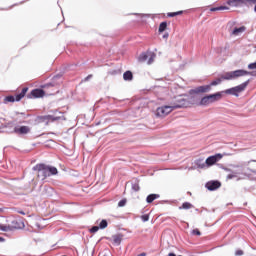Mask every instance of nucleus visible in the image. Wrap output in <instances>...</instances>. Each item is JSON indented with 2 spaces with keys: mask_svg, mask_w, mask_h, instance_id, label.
Wrapping results in <instances>:
<instances>
[{
  "mask_svg": "<svg viewBox=\"0 0 256 256\" xmlns=\"http://www.w3.org/2000/svg\"><path fill=\"white\" fill-rule=\"evenodd\" d=\"M170 105L174 110L180 109V108H188L191 105V102L189 100V97L186 95H180V96H175L171 102Z\"/></svg>",
  "mask_w": 256,
  "mask_h": 256,
  "instance_id": "f257e3e1",
  "label": "nucleus"
},
{
  "mask_svg": "<svg viewBox=\"0 0 256 256\" xmlns=\"http://www.w3.org/2000/svg\"><path fill=\"white\" fill-rule=\"evenodd\" d=\"M55 87H56V86L53 85V84H47V85L44 86V89H45L46 91H43V90H41V89H35V90H33V91L31 92V94L28 96V98H30V99H32V98H34V99H36V98H41V97L45 96L46 93H47L48 95H55V92H50V91H48V90H50V89H52V88H55Z\"/></svg>",
  "mask_w": 256,
  "mask_h": 256,
  "instance_id": "f03ea898",
  "label": "nucleus"
},
{
  "mask_svg": "<svg viewBox=\"0 0 256 256\" xmlns=\"http://www.w3.org/2000/svg\"><path fill=\"white\" fill-rule=\"evenodd\" d=\"M250 72L246 71V70H235L232 72H227L223 75H220L222 80H232V79H236L238 77H242L245 75H249Z\"/></svg>",
  "mask_w": 256,
  "mask_h": 256,
  "instance_id": "7ed1b4c3",
  "label": "nucleus"
},
{
  "mask_svg": "<svg viewBox=\"0 0 256 256\" xmlns=\"http://www.w3.org/2000/svg\"><path fill=\"white\" fill-rule=\"evenodd\" d=\"M222 93L218 92L209 96H204L200 101V106H208L209 104L215 103L222 99Z\"/></svg>",
  "mask_w": 256,
  "mask_h": 256,
  "instance_id": "20e7f679",
  "label": "nucleus"
},
{
  "mask_svg": "<svg viewBox=\"0 0 256 256\" xmlns=\"http://www.w3.org/2000/svg\"><path fill=\"white\" fill-rule=\"evenodd\" d=\"M34 170L38 171L37 177L41 181H45L48 177H50V174L48 171V165L46 164H37L34 167Z\"/></svg>",
  "mask_w": 256,
  "mask_h": 256,
  "instance_id": "39448f33",
  "label": "nucleus"
},
{
  "mask_svg": "<svg viewBox=\"0 0 256 256\" xmlns=\"http://www.w3.org/2000/svg\"><path fill=\"white\" fill-rule=\"evenodd\" d=\"M27 92H28V88L25 87V88L22 89L21 93L16 95V96H5L4 103L5 104L14 103L15 101L19 102L25 97Z\"/></svg>",
  "mask_w": 256,
  "mask_h": 256,
  "instance_id": "423d86ee",
  "label": "nucleus"
},
{
  "mask_svg": "<svg viewBox=\"0 0 256 256\" xmlns=\"http://www.w3.org/2000/svg\"><path fill=\"white\" fill-rule=\"evenodd\" d=\"M173 111H174V108L171 104L165 105L157 108L156 115L158 117L164 118L168 116L170 113H172Z\"/></svg>",
  "mask_w": 256,
  "mask_h": 256,
  "instance_id": "0eeeda50",
  "label": "nucleus"
},
{
  "mask_svg": "<svg viewBox=\"0 0 256 256\" xmlns=\"http://www.w3.org/2000/svg\"><path fill=\"white\" fill-rule=\"evenodd\" d=\"M249 3H256V0H228L227 5L233 8L247 6Z\"/></svg>",
  "mask_w": 256,
  "mask_h": 256,
  "instance_id": "6e6552de",
  "label": "nucleus"
},
{
  "mask_svg": "<svg viewBox=\"0 0 256 256\" xmlns=\"http://www.w3.org/2000/svg\"><path fill=\"white\" fill-rule=\"evenodd\" d=\"M247 82L244 83V84H240L234 88H231V89H227L225 91L226 94H232V95H235V96H238V93H241L245 90V88L247 87Z\"/></svg>",
  "mask_w": 256,
  "mask_h": 256,
  "instance_id": "1a4fd4ad",
  "label": "nucleus"
},
{
  "mask_svg": "<svg viewBox=\"0 0 256 256\" xmlns=\"http://www.w3.org/2000/svg\"><path fill=\"white\" fill-rule=\"evenodd\" d=\"M223 158V154H215L214 156H209L208 159H206L205 163L208 167L215 165L217 162H219Z\"/></svg>",
  "mask_w": 256,
  "mask_h": 256,
  "instance_id": "9d476101",
  "label": "nucleus"
},
{
  "mask_svg": "<svg viewBox=\"0 0 256 256\" xmlns=\"http://www.w3.org/2000/svg\"><path fill=\"white\" fill-rule=\"evenodd\" d=\"M10 228L12 231L14 230H22L25 228L24 221L22 219H16L12 221V224H10Z\"/></svg>",
  "mask_w": 256,
  "mask_h": 256,
  "instance_id": "9b49d317",
  "label": "nucleus"
},
{
  "mask_svg": "<svg viewBox=\"0 0 256 256\" xmlns=\"http://www.w3.org/2000/svg\"><path fill=\"white\" fill-rule=\"evenodd\" d=\"M31 131L29 126H16L14 127V133L18 135H26Z\"/></svg>",
  "mask_w": 256,
  "mask_h": 256,
  "instance_id": "f8f14e48",
  "label": "nucleus"
},
{
  "mask_svg": "<svg viewBox=\"0 0 256 256\" xmlns=\"http://www.w3.org/2000/svg\"><path fill=\"white\" fill-rule=\"evenodd\" d=\"M211 90L210 85L200 86L192 90L191 92L195 94L207 93Z\"/></svg>",
  "mask_w": 256,
  "mask_h": 256,
  "instance_id": "ddd939ff",
  "label": "nucleus"
},
{
  "mask_svg": "<svg viewBox=\"0 0 256 256\" xmlns=\"http://www.w3.org/2000/svg\"><path fill=\"white\" fill-rule=\"evenodd\" d=\"M221 187V182L219 181H211L206 184V188L210 191L217 190Z\"/></svg>",
  "mask_w": 256,
  "mask_h": 256,
  "instance_id": "4468645a",
  "label": "nucleus"
},
{
  "mask_svg": "<svg viewBox=\"0 0 256 256\" xmlns=\"http://www.w3.org/2000/svg\"><path fill=\"white\" fill-rule=\"evenodd\" d=\"M246 27L242 26L240 28H234L231 35L233 36H239L240 34L244 33L246 31Z\"/></svg>",
  "mask_w": 256,
  "mask_h": 256,
  "instance_id": "2eb2a0df",
  "label": "nucleus"
},
{
  "mask_svg": "<svg viewBox=\"0 0 256 256\" xmlns=\"http://www.w3.org/2000/svg\"><path fill=\"white\" fill-rule=\"evenodd\" d=\"M123 241V235L122 234H117L113 236V243L114 245H121Z\"/></svg>",
  "mask_w": 256,
  "mask_h": 256,
  "instance_id": "dca6fc26",
  "label": "nucleus"
},
{
  "mask_svg": "<svg viewBox=\"0 0 256 256\" xmlns=\"http://www.w3.org/2000/svg\"><path fill=\"white\" fill-rule=\"evenodd\" d=\"M49 177L55 176L58 174V169L54 166H47Z\"/></svg>",
  "mask_w": 256,
  "mask_h": 256,
  "instance_id": "f3484780",
  "label": "nucleus"
},
{
  "mask_svg": "<svg viewBox=\"0 0 256 256\" xmlns=\"http://www.w3.org/2000/svg\"><path fill=\"white\" fill-rule=\"evenodd\" d=\"M123 79L126 81H131L133 79V73L131 71L124 72Z\"/></svg>",
  "mask_w": 256,
  "mask_h": 256,
  "instance_id": "a211bd4d",
  "label": "nucleus"
},
{
  "mask_svg": "<svg viewBox=\"0 0 256 256\" xmlns=\"http://www.w3.org/2000/svg\"><path fill=\"white\" fill-rule=\"evenodd\" d=\"M159 197H160L159 194H150L147 197L146 201L147 203H152L154 200H157Z\"/></svg>",
  "mask_w": 256,
  "mask_h": 256,
  "instance_id": "6ab92c4d",
  "label": "nucleus"
},
{
  "mask_svg": "<svg viewBox=\"0 0 256 256\" xmlns=\"http://www.w3.org/2000/svg\"><path fill=\"white\" fill-rule=\"evenodd\" d=\"M225 10H229V7L228 6H219V7H212V8H210L211 12L225 11Z\"/></svg>",
  "mask_w": 256,
  "mask_h": 256,
  "instance_id": "aec40b11",
  "label": "nucleus"
},
{
  "mask_svg": "<svg viewBox=\"0 0 256 256\" xmlns=\"http://www.w3.org/2000/svg\"><path fill=\"white\" fill-rule=\"evenodd\" d=\"M167 27H168V23L167 22L160 23L159 29H158L159 33H163L164 31H166Z\"/></svg>",
  "mask_w": 256,
  "mask_h": 256,
  "instance_id": "412c9836",
  "label": "nucleus"
},
{
  "mask_svg": "<svg viewBox=\"0 0 256 256\" xmlns=\"http://www.w3.org/2000/svg\"><path fill=\"white\" fill-rule=\"evenodd\" d=\"M0 231L2 232H11V226L10 225H5V224H0Z\"/></svg>",
  "mask_w": 256,
  "mask_h": 256,
  "instance_id": "4be33fe9",
  "label": "nucleus"
},
{
  "mask_svg": "<svg viewBox=\"0 0 256 256\" xmlns=\"http://www.w3.org/2000/svg\"><path fill=\"white\" fill-rule=\"evenodd\" d=\"M191 208H193V205L191 203H189V202H186V203L182 204L181 207H179L180 210H182V209L189 210Z\"/></svg>",
  "mask_w": 256,
  "mask_h": 256,
  "instance_id": "5701e85b",
  "label": "nucleus"
},
{
  "mask_svg": "<svg viewBox=\"0 0 256 256\" xmlns=\"http://www.w3.org/2000/svg\"><path fill=\"white\" fill-rule=\"evenodd\" d=\"M222 81H223V79H222V77H220V78H218V79L212 81V82L209 84V86H210V88H211V86H217V85L221 84Z\"/></svg>",
  "mask_w": 256,
  "mask_h": 256,
  "instance_id": "b1692460",
  "label": "nucleus"
},
{
  "mask_svg": "<svg viewBox=\"0 0 256 256\" xmlns=\"http://www.w3.org/2000/svg\"><path fill=\"white\" fill-rule=\"evenodd\" d=\"M100 229H106L108 227V221L106 219H103L99 226H98Z\"/></svg>",
  "mask_w": 256,
  "mask_h": 256,
  "instance_id": "393cba45",
  "label": "nucleus"
},
{
  "mask_svg": "<svg viewBox=\"0 0 256 256\" xmlns=\"http://www.w3.org/2000/svg\"><path fill=\"white\" fill-rule=\"evenodd\" d=\"M183 11H177V12H169L167 13V17H177V15H182Z\"/></svg>",
  "mask_w": 256,
  "mask_h": 256,
  "instance_id": "a878e982",
  "label": "nucleus"
},
{
  "mask_svg": "<svg viewBox=\"0 0 256 256\" xmlns=\"http://www.w3.org/2000/svg\"><path fill=\"white\" fill-rule=\"evenodd\" d=\"M148 59V55L146 53H142L140 56H139V62L143 63V62H146Z\"/></svg>",
  "mask_w": 256,
  "mask_h": 256,
  "instance_id": "bb28decb",
  "label": "nucleus"
},
{
  "mask_svg": "<svg viewBox=\"0 0 256 256\" xmlns=\"http://www.w3.org/2000/svg\"><path fill=\"white\" fill-rule=\"evenodd\" d=\"M99 226H93L92 228H91V230H90V232L92 233V234H95V233H97V232H99Z\"/></svg>",
  "mask_w": 256,
  "mask_h": 256,
  "instance_id": "cd10ccee",
  "label": "nucleus"
},
{
  "mask_svg": "<svg viewBox=\"0 0 256 256\" xmlns=\"http://www.w3.org/2000/svg\"><path fill=\"white\" fill-rule=\"evenodd\" d=\"M141 219L143 220V222H147V221L149 220L148 214H143V215L141 216Z\"/></svg>",
  "mask_w": 256,
  "mask_h": 256,
  "instance_id": "c85d7f7f",
  "label": "nucleus"
},
{
  "mask_svg": "<svg viewBox=\"0 0 256 256\" xmlns=\"http://www.w3.org/2000/svg\"><path fill=\"white\" fill-rule=\"evenodd\" d=\"M192 234H193L194 236H201V232L199 231V229H194L193 232H192Z\"/></svg>",
  "mask_w": 256,
  "mask_h": 256,
  "instance_id": "c756f323",
  "label": "nucleus"
},
{
  "mask_svg": "<svg viewBox=\"0 0 256 256\" xmlns=\"http://www.w3.org/2000/svg\"><path fill=\"white\" fill-rule=\"evenodd\" d=\"M126 205V200H121V201H119V203H118V206L119 207H123V206H125Z\"/></svg>",
  "mask_w": 256,
  "mask_h": 256,
  "instance_id": "7c9ffc66",
  "label": "nucleus"
},
{
  "mask_svg": "<svg viewBox=\"0 0 256 256\" xmlns=\"http://www.w3.org/2000/svg\"><path fill=\"white\" fill-rule=\"evenodd\" d=\"M244 254V252L242 250H237L235 252V256H242Z\"/></svg>",
  "mask_w": 256,
  "mask_h": 256,
  "instance_id": "2f4dec72",
  "label": "nucleus"
},
{
  "mask_svg": "<svg viewBox=\"0 0 256 256\" xmlns=\"http://www.w3.org/2000/svg\"><path fill=\"white\" fill-rule=\"evenodd\" d=\"M248 68L249 69H256V62L249 64Z\"/></svg>",
  "mask_w": 256,
  "mask_h": 256,
  "instance_id": "473e14b6",
  "label": "nucleus"
},
{
  "mask_svg": "<svg viewBox=\"0 0 256 256\" xmlns=\"http://www.w3.org/2000/svg\"><path fill=\"white\" fill-rule=\"evenodd\" d=\"M133 189H134L135 191H139V189H140L139 184H134V185H133Z\"/></svg>",
  "mask_w": 256,
  "mask_h": 256,
  "instance_id": "72a5a7b5",
  "label": "nucleus"
},
{
  "mask_svg": "<svg viewBox=\"0 0 256 256\" xmlns=\"http://www.w3.org/2000/svg\"><path fill=\"white\" fill-rule=\"evenodd\" d=\"M154 61V56H151L148 61V65H151Z\"/></svg>",
  "mask_w": 256,
  "mask_h": 256,
  "instance_id": "f704fd0d",
  "label": "nucleus"
},
{
  "mask_svg": "<svg viewBox=\"0 0 256 256\" xmlns=\"http://www.w3.org/2000/svg\"><path fill=\"white\" fill-rule=\"evenodd\" d=\"M248 5H255L254 11H255V13H256V2H255V3L249 2Z\"/></svg>",
  "mask_w": 256,
  "mask_h": 256,
  "instance_id": "c9c22d12",
  "label": "nucleus"
},
{
  "mask_svg": "<svg viewBox=\"0 0 256 256\" xmlns=\"http://www.w3.org/2000/svg\"><path fill=\"white\" fill-rule=\"evenodd\" d=\"M233 177H234V175L229 174V175L227 176V179H228V180H232V179H233Z\"/></svg>",
  "mask_w": 256,
  "mask_h": 256,
  "instance_id": "e433bc0d",
  "label": "nucleus"
},
{
  "mask_svg": "<svg viewBox=\"0 0 256 256\" xmlns=\"http://www.w3.org/2000/svg\"><path fill=\"white\" fill-rule=\"evenodd\" d=\"M18 213L21 214V215H26L23 210H18Z\"/></svg>",
  "mask_w": 256,
  "mask_h": 256,
  "instance_id": "4c0bfd02",
  "label": "nucleus"
},
{
  "mask_svg": "<svg viewBox=\"0 0 256 256\" xmlns=\"http://www.w3.org/2000/svg\"><path fill=\"white\" fill-rule=\"evenodd\" d=\"M168 256H176L174 253H169Z\"/></svg>",
  "mask_w": 256,
  "mask_h": 256,
  "instance_id": "58836bf2",
  "label": "nucleus"
},
{
  "mask_svg": "<svg viewBox=\"0 0 256 256\" xmlns=\"http://www.w3.org/2000/svg\"><path fill=\"white\" fill-rule=\"evenodd\" d=\"M92 77V75H88L86 80H89Z\"/></svg>",
  "mask_w": 256,
  "mask_h": 256,
  "instance_id": "ea45409f",
  "label": "nucleus"
},
{
  "mask_svg": "<svg viewBox=\"0 0 256 256\" xmlns=\"http://www.w3.org/2000/svg\"><path fill=\"white\" fill-rule=\"evenodd\" d=\"M138 256H146V253H141Z\"/></svg>",
  "mask_w": 256,
  "mask_h": 256,
  "instance_id": "a19ab883",
  "label": "nucleus"
},
{
  "mask_svg": "<svg viewBox=\"0 0 256 256\" xmlns=\"http://www.w3.org/2000/svg\"><path fill=\"white\" fill-rule=\"evenodd\" d=\"M0 241H4V238L0 237Z\"/></svg>",
  "mask_w": 256,
  "mask_h": 256,
  "instance_id": "79ce46f5",
  "label": "nucleus"
}]
</instances>
